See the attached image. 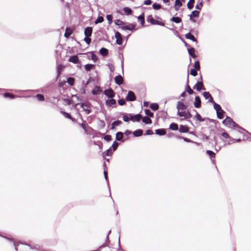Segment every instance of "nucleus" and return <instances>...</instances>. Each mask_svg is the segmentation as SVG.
I'll return each instance as SVG.
<instances>
[{"mask_svg": "<svg viewBox=\"0 0 251 251\" xmlns=\"http://www.w3.org/2000/svg\"><path fill=\"white\" fill-rule=\"evenodd\" d=\"M1 237H3L4 238H5L6 240H8L10 242L12 243L13 244V246H14L15 250L16 251H18L17 247H18V245L20 244L25 245H26V246H29L27 243H23V242H17L15 241L14 240V238H13L12 237H9L8 236H1Z\"/></svg>", "mask_w": 251, "mask_h": 251, "instance_id": "f257e3e1", "label": "nucleus"}, {"mask_svg": "<svg viewBox=\"0 0 251 251\" xmlns=\"http://www.w3.org/2000/svg\"><path fill=\"white\" fill-rule=\"evenodd\" d=\"M223 123L224 124L229 127H234L236 126V124L232 120V119L227 116L226 119L223 121Z\"/></svg>", "mask_w": 251, "mask_h": 251, "instance_id": "f03ea898", "label": "nucleus"}, {"mask_svg": "<svg viewBox=\"0 0 251 251\" xmlns=\"http://www.w3.org/2000/svg\"><path fill=\"white\" fill-rule=\"evenodd\" d=\"M91 104L89 102H83L81 104V107L87 114L91 112Z\"/></svg>", "mask_w": 251, "mask_h": 251, "instance_id": "7ed1b4c3", "label": "nucleus"}, {"mask_svg": "<svg viewBox=\"0 0 251 251\" xmlns=\"http://www.w3.org/2000/svg\"><path fill=\"white\" fill-rule=\"evenodd\" d=\"M103 93L108 98H113L115 96V93L111 88L105 90Z\"/></svg>", "mask_w": 251, "mask_h": 251, "instance_id": "20e7f679", "label": "nucleus"}, {"mask_svg": "<svg viewBox=\"0 0 251 251\" xmlns=\"http://www.w3.org/2000/svg\"><path fill=\"white\" fill-rule=\"evenodd\" d=\"M126 99L127 101H133L136 100V97L133 92L129 91L128 92L127 95L126 97Z\"/></svg>", "mask_w": 251, "mask_h": 251, "instance_id": "39448f33", "label": "nucleus"}, {"mask_svg": "<svg viewBox=\"0 0 251 251\" xmlns=\"http://www.w3.org/2000/svg\"><path fill=\"white\" fill-rule=\"evenodd\" d=\"M200 12L197 10H194L191 12V14L189 15L190 20L195 23L196 22L194 19L195 18H197L199 16Z\"/></svg>", "mask_w": 251, "mask_h": 251, "instance_id": "423d86ee", "label": "nucleus"}, {"mask_svg": "<svg viewBox=\"0 0 251 251\" xmlns=\"http://www.w3.org/2000/svg\"><path fill=\"white\" fill-rule=\"evenodd\" d=\"M115 37L116 39V43L119 45H121L122 44L123 39L121 33L118 31L116 32Z\"/></svg>", "mask_w": 251, "mask_h": 251, "instance_id": "0eeeda50", "label": "nucleus"}, {"mask_svg": "<svg viewBox=\"0 0 251 251\" xmlns=\"http://www.w3.org/2000/svg\"><path fill=\"white\" fill-rule=\"evenodd\" d=\"M129 116L130 117V119L133 122H139L142 117L141 115L139 114L135 115L129 114Z\"/></svg>", "mask_w": 251, "mask_h": 251, "instance_id": "6e6552de", "label": "nucleus"}, {"mask_svg": "<svg viewBox=\"0 0 251 251\" xmlns=\"http://www.w3.org/2000/svg\"><path fill=\"white\" fill-rule=\"evenodd\" d=\"M194 88L196 89L198 91H201V89H205V88L203 87V85L202 81L197 82V83L194 86Z\"/></svg>", "mask_w": 251, "mask_h": 251, "instance_id": "1a4fd4ad", "label": "nucleus"}, {"mask_svg": "<svg viewBox=\"0 0 251 251\" xmlns=\"http://www.w3.org/2000/svg\"><path fill=\"white\" fill-rule=\"evenodd\" d=\"M176 108L177 109V111H180V110H184L187 108V106L182 102L178 101L177 104Z\"/></svg>", "mask_w": 251, "mask_h": 251, "instance_id": "9d476101", "label": "nucleus"}, {"mask_svg": "<svg viewBox=\"0 0 251 251\" xmlns=\"http://www.w3.org/2000/svg\"><path fill=\"white\" fill-rule=\"evenodd\" d=\"M123 78L121 75H117L115 78V83L119 85H121L123 83Z\"/></svg>", "mask_w": 251, "mask_h": 251, "instance_id": "9b49d317", "label": "nucleus"}, {"mask_svg": "<svg viewBox=\"0 0 251 251\" xmlns=\"http://www.w3.org/2000/svg\"><path fill=\"white\" fill-rule=\"evenodd\" d=\"M194 106L196 108H200L201 105V100L199 96H196L195 98Z\"/></svg>", "mask_w": 251, "mask_h": 251, "instance_id": "f8f14e48", "label": "nucleus"}, {"mask_svg": "<svg viewBox=\"0 0 251 251\" xmlns=\"http://www.w3.org/2000/svg\"><path fill=\"white\" fill-rule=\"evenodd\" d=\"M150 23L152 25H160L162 26H164L165 25V24L161 21H159L157 20H155L153 18H151L150 19Z\"/></svg>", "mask_w": 251, "mask_h": 251, "instance_id": "ddd939ff", "label": "nucleus"}, {"mask_svg": "<svg viewBox=\"0 0 251 251\" xmlns=\"http://www.w3.org/2000/svg\"><path fill=\"white\" fill-rule=\"evenodd\" d=\"M92 28L91 27H87L84 30V34L87 37L91 36L92 33Z\"/></svg>", "mask_w": 251, "mask_h": 251, "instance_id": "4468645a", "label": "nucleus"}, {"mask_svg": "<svg viewBox=\"0 0 251 251\" xmlns=\"http://www.w3.org/2000/svg\"><path fill=\"white\" fill-rule=\"evenodd\" d=\"M116 103V100L113 98H110V99H108L105 101V104L108 106H111L115 104Z\"/></svg>", "mask_w": 251, "mask_h": 251, "instance_id": "2eb2a0df", "label": "nucleus"}, {"mask_svg": "<svg viewBox=\"0 0 251 251\" xmlns=\"http://www.w3.org/2000/svg\"><path fill=\"white\" fill-rule=\"evenodd\" d=\"M135 27V25L133 24H129L128 25H124L121 27V28L123 30H132Z\"/></svg>", "mask_w": 251, "mask_h": 251, "instance_id": "dca6fc26", "label": "nucleus"}, {"mask_svg": "<svg viewBox=\"0 0 251 251\" xmlns=\"http://www.w3.org/2000/svg\"><path fill=\"white\" fill-rule=\"evenodd\" d=\"M69 61L75 64H76L79 62V59L77 56L73 55L70 57Z\"/></svg>", "mask_w": 251, "mask_h": 251, "instance_id": "f3484780", "label": "nucleus"}, {"mask_svg": "<svg viewBox=\"0 0 251 251\" xmlns=\"http://www.w3.org/2000/svg\"><path fill=\"white\" fill-rule=\"evenodd\" d=\"M179 131L181 133H186L188 132L189 128L187 126L180 125L179 126Z\"/></svg>", "mask_w": 251, "mask_h": 251, "instance_id": "a211bd4d", "label": "nucleus"}, {"mask_svg": "<svg viewBox=\"0 0 251 251\" xmlns=\"http://www.w3.org/2000/svg\"><path fill=\"white\" fill-rule=\"evenodd\" d=\"M185 37L187 39H190L194 42H197V40L194 36L191 34L190 33H188L185 34Z\"/></svg>", "mask_w": 251, "mask_h": 251, "instance_id": "6ab92c4d", "label": "nucleus"}, {"mask_svg": "<svg viewBox=\"0 0 251 251\" xmlns=\"http://www.w3.org/2000/svg\"><path fill=\"white\" fill-rule=\"evenodd\" d=\"M100 53L101 55L106 56L108 54V50L105 48H102L100 50Z\"/></svg>", "mask_w": 251, "mask_h": 251, "instance_id": "aec40b11", "label": "nucleus"}, {"mask_svg": "<svg viewBox=\"0 0 251 251\" xmlns=\"http://www.w3.org/2000/svg\"><path fill=\"white\" fill-rule=\"evenodd\" d=\"M213 106L215 110L216 111V113L220 112V111H221L222 113H225V112L222 109L221 107L219 104L216 103V102H214Z\"/></svg>", "mask_w": 251, "mask_h": 251, "instance_id": "412c9836", "label": "nucleus"}, {"mask_svg": "<svg viewBox=\"0 0 251 251\" xmlns=\"http://www.w3.org/2000/svg\"><path fill=\"white\" fill-rule=\"evenodd\" d=\"M155 133L159 135H164L166 133V132L164 129H157L155 130Z\"/></svg>", "mask_w": 251, "mask_h": 251, "instance_id": "4be33fe9", "label": "nucleus"}, {"mask_svg": "<svg viewBox=\"0 0 251 251\" xmlns=\"http://www.w3.org/2000/svg\"><path fill=\"white\" fill-rule=\"evenodd\" d=\"M188 51L189 55L193 58H196V55L195 54V49L193 48H188Z\"/></svg>", "mask_w": 251, "mask_h": 251, "instance_id": "5701e85b", "label": "nucleus"}, {"mask_svg": "<svg viewBox=\"0 0 251 251\" xmlns=\"http://www.w3.org/2000/svg\"><path fill=\"white\" fill-rule=\"evenodd\" d=\"M133 134L135 137H139L143 134V130L142 129H137L133 132Z\"/></svg>", "mask_w": 251, "mask_h": 251, "instance_id": "b1692460", "label": "nucleus"}, {"mask_svg": "<svg viewBox=\"0 0 251 251\" xmlns=\"http://www.w3.org/2000/svg\"><path fill=\"white\" fill-rule=\"evenodd\" d=\"M142 121L146 124H151L152 123L151 119L147 116L144 117L142 118Z\"/></svg>", "mask_w": 251, "mask_h": 251, "instance_id": "393cba45", "label": "nucleus"}, {"mask_svg": "<svg viewBox=\"0 0 251 251\" xmlns=\"http://www.w3.org/2000/svg\"><path fill=\"white\" fill-rule=\"evenodd\" d=\"M123 138V133L122 132H118L116 134V138L118 141H121Z\"/></svg>", "mask_w": 251, "mask_h": 251, "instance_id": "a878e982", "label": "nucleus"}, {"mask_svg": "<svg viewBox=\"0 0 251 251\" xmlns=\"http://www.w3.org/2000/svg\"><path fill=\"white\" fill-rule=\"evenodd\" d=\"M182 6V3L180 1V0H176L175 1V8L176 10H178V8Z\"/></svg>", "mask_w": 251, "mask_h": 251, "instance_id": "bb28decb", "label": "nucleus"}, {"mask_svg": "<svg viewBox=\"0 0 251 251\" xmlns=\"http://www.w3.org/2000/svg\"><path fill=\"white\" fill-rule=\"evenodd\" d=\"M72 33V30L70 28L67 27L66 29V31L64 34V36L66 38H68L71 35Z\"/></svg>", "mask_w": 251, "mask_h": 251, "instance_id": "cd10ccee", "label": "nucleus"}, {"mask_svg": "<svg viewBox=\"0 0 251 251\" xmlns=\"http://www.w3.org/2000/svg\"><path fill=\"white\" fill-rule=\"evenodd\" d=\"M170 128L173 130H176L178 128V125L176 123H172L170 125Z\"/></svg>", "mask_w": 251, "mask_h": 251, "instance_id": "c85d7f7f", "label": "nucleus"}, {"mask_svg": "<svg viewBox=\"0 0 251 251\" xmlns=\"http://www.w3.org/2000/svg\"><path fill=\"white\" fill-rule=\"evenodd\" d=\"M171 20L175 23H179L181 22V18L178 17H173Z\"/></svg>", "mask_w": 251, "mask_h": 251, "instance_id": "c756f323", "label": "nucleus"}, {"mask_svg": "<svg viewBox=\"0 0 251 251\" xmlns=\"http://www.w3.org/2000/svg\"><path fill=\"white\" fill-rule=\"evenodd\" d=\"M114 23L116 25L120 26H124V23L122 21H121L119 19H117V20H115Z\"/></svg>", "mask_w": 251, "mask_h": 251, "instance_id": "7c9ffc66", "label": "nucleus"}, {"mask_svg": "<svg viewBox=\"0 0 251 251\" xmlns=\"http://www.w3.org/2000/svg\"><path fill=\"white\" fill-rule=\"evenodd\" d=\"M109 236H106V240H105V242L104 244H103L102 245H101L100 247H99V249H102L104 247H105L108 244H109L110 243V241L109 240V238H108Z\"/></svg>", "mask_w": 251, "mask_h": 251, "instance_id": "2f4dec72", "label": "nucleus"}, {"mask_svg": "<svg viewBox=\"0 0 251 251\" xmlns=\"http://www.w3.org/2000/svg\"><path fill=\"white\" fill-rule=\"evenodd\" d=\"M195 2V0H189L187 3V7L189 9H192L193 8V3Z\"/></svg>", "mask_w": 251, "mask_h": 251, "instance_id": "473e14b6", "label": "nucleus"}, {"mask_svg": "<svg viewBox=\"0 0 251 251\" xmlns=\"http://www.w3.org/2000/svg\"><path fill=\"white\" fill-rule=\"evenodd\" d=\"M150 107L152 110L155 111L158 109L159 106L157 103H151V104Z\"/></svg>", "mask_w": 251, "mask_h": 251, "instance_id": "72a5a7b5", "label": "nucleus"}, {"mask_svg": "<svg viewBox=\"0 0 251 251\" xmlns=\"http://www.w3.org/2000/svg\"><path fill=\"white\" fill-rule=\"evenodd\" d=\"M206 153L210 156L211 158H214L215 156V153L211 151L207 150Z\"/></svg>", "mask_w": 251, "mask_h": 251, "instance_id": "f704fd0d", "label": "nucleus"}, {"mask_svg": "<svg viewBox=\"0 0 251 251\" xmlns=\"http://www.w3.org/2000/svg\"><path fill=\"white\" fill-rule=\"evenodd\" d=\"M121 123H122V122L121 121H119V120H117L116 121H114L112 124V127H111V128L113 129L115 126H118L120 125Z\"/></svg>", "mask_w": 251, "mask_h": 251, "instance_id": "c9c22d12", "label": "nucleus"}, {"mask_svg": "<svg viewBox=\"0 0 251 251\" xmlns=\"http://www.w3.org/2000/svg\"><path fill=\"white\" fill-rule=\"evenodd\" d=\"M104 20L103 17L102 16H99L97 19L95 21V24H98L99 23H102Z\"/></svg>", "mask_w": 251, "mask_h": 251, "instance_id": "e433bc0d", "label": "nucleus"}, {"mask_svg": "<svg viewBox=\"0 0 251 251\" xmlns=\"http://www.w3.org/2000/svg\"><path fill=\"white\" fill-rule=\"evenodd\" d=\"M75 79L73 77H69L67 78V82L71 86H73L74 84Z\"/></svg>", "mask_w": 251, "mask_h": 251, "instance_id": "4c0bfd02", "label": "nucleus"}, {"mask_svg": "<svg viewBox=\"0 0 251 251\" xmlns=\"http://www.w3.org/2000/svg\"><path fill=\"white\" fill-rule=\"evenodd\" d=\"M94 66V65L93 64H87L86 65H85L84 67H85V69L87 71H89V70H90Z\"/></svg>", "mask_w": 251, "mask_h": 251, "instance_id": "58836bf2", "label": "nucleus"}, {"mask_svg": "<svg viewBox=\"0 0 251 251\" xmlns=\"http://www.w3.org/2000/svg\"><path fill=\"white\" fill-rule=\"evenodd\" d=\"M4 97L5 98H9L11 99H14L15 98V96L12 94L9 93H6L4 94Z\"/></svg>", "mask_w": 251, "mask_h": 251, "instance_id": "ea45409f", "label": "nucleus"}, {"mask_svg": "<svg viewBox=\"0 0 251 251\" xmlns=\"http://www.w3.org/2000/svg\"><path fill=\"white\" fill-rule=\"evenodd\" d=\"M61 113L66 118L71 119L73 121L74 120V119L71 116V115L69 113L64 111H61Z\"/></svg>", "mask_w": 251, "mask_h": 251, "instance_id": "a19ab883", "label": "nucleus"}, {"mask_svg": "<svg viewBox=\"0 0 251 251\" xmlns=\"http://www.w3.org/2000/svg\"><path fill=\"white\" fill-rule=\"evenodd\" d=\"M195 117H196V119H197V120H198L200 122H203L204 120V119L202 118L201 117V115L200 114H199L198 113H196Z\"/></svg>", "mask_w": 251, "mask_h": 251, "instance_id": "79ce46f5", "label": "nucleus"}, {"mask_svg": "<svg viewBox=\"0 0 251 251\" xmlns=\"http://www.w3.org/2000/svg\"><path fill=\"white\" fill-rule=\"evenodd\" d=\"M124 11L127 15L130 14L132 12L131 9L128 7H125L124 8Z\"/></svg>", "mask_w": 251, "mask_h": 251, "instance_id": "37998d69", "label": "nucleus"}, {"mask_svg": "<svg viewBox=\"0 0 251 251\" xmlns=\"http://www.w3.org/2000/svg\"><path fill=\"white\" fill-rule=\"evenodd\" d=\"M145 113L147 115L152 117L153 116V113H152L150 109H146L145 110Z\"/></svg>", "mask_w": 251, "mask_h": 251, "instance_id": "c03bdc74", "label": "nucleus"}, {"mask_svg": "<svg viewBox=\"0 0 251 251\" xmlns=\"http://www.w3.org/2000/svg\"><path fill=\"white\" fill-rule=\"evenodd\" d=\"M103 155L110 156L112 154V151L110 149H108L106 151L103 152Z\"/></svg>", "mask_w": 251, "mask_h": 251, "instance_id": "a18cd8bd", "label": "nucleus"}, {"mask_svg": "<svg viewBox=\"0 0 251 251\" xmlns=\"http://www.w3.org/2000/svg\"><path fill=\"white\" fill-rule=\"evenodd\" d=\"M186 91L188 92V93L190 95H191L194 93V91L192 90V89L190 88V86L188 84H187L186 86Z\"/></svg>", "mask_w": 251, "mask_h": 251, "instance_id": "49530a36", "label": "nucleus"}, {"mask_svg": "<svg viewBox=\"0 0 251 251\" xmlns=\"http://www.w3.org/2000/svg\"><path fill=\"white\" fill-rule=\"evenodd\" d=\"M36 97L38 99L39 101H43L44 100V97L42 94H37Z\"/></svg>", "mask_w": 251, "mask_h": 251, "instance_id": "de8ad7c7", "label": "nucleus"}, {"mask_svg": "<svg viewBox=\"0 0 251 251\" xmlns=\"http://www.w3.org/2000/svg\"><path fill=\"white\" fill-rule=\"evenodd\" d=\"M152 7L154 9L158 10L160 8H161V6L159 4H157V3H155L153 4Z\"/></svg>", "mask_w": 251, "mask_h": 251, "instance_id": "09e8293b", "label": "nucleus"}, {"mask_svg": "<svg viewBox=\"0 0 251 251\" xmlns=\"http://www.w3.org/2000/svg\"><path fill=\"white\" fill-rule=\"evenodd\" d=\"M203 96L205 99H208L211 95L208 92H204L203 93Z\"/></svg>", "mask_w": 251, "mask_h": 251, "instance_id": "8fccbe9b", "label": "nucleus"}, {"mask_svg": "<svg viewBox=\"0 0 251 251\" xmlns=\"http://www.w3.org/2000/svg\"><path fill=\"white\" fill-rule=\"evenodd\" d=\"M75 99L76 100V101L80 100L79 97L76 95H74L72 96V101L73 102L75 101Z\"/></svg>", "mask_w": 251, "mask_h": 251, "instance_id": "3c124183", "label": "nucleus"}, {"mask_svg": "<svg viewBox=\"0 0 251 251\" xmlns=\"http://www.w3.org/2000/svg\"><path fill=\"white\" fill-rule=\"evenodd\" d=\"M194 67H195V69L197 70H200V63L198 61H197L195 62Z\"/></svg>", "mask_w": 251, "mask_h": 251, "instance_id": "603ef678", "label": "nucleus"}, {"mask_svg": "<svg viewBox=\"0 0 251 251\" xmlns=\"http://www.w3.org/2000/svg\"><path fill=\"white\" fill-rule=\"evenodd\" d=\"M138 19L141 21L142 25H143L145 23L144 16L140 15L138 17Z\"/></svg>", "mask_w": 251, "mask_h": 251, "instance_id": "864d4df0", "label": "nucleus"}, {"mask_svg": "<svg viewBox=\"0 0 251 251\" xmlns=\"http://www.w3.org/2000/svg\"><path fill=\"white\" fill-rule=\"evenodd\" d=\"M118 145H119V143L118 142H117L116 141H114L112 146L113 150L114 151H115L117 149Z\"/></svg>", "mask_w": 251, "mask_h": 251, "instance_id": "5fc2aeb1", "label": "nucleus"}, {"mask_svg": "<svg viewBox=\"0 0 251 251\" xmlns=\"http://www.w3.org/2000/svg\"><path fill=\"white\" fill-rule=\"evenodd\" d=\"M191 117H192L191 114L189 111H187V112H186V113H185V115L184 119H190V118H191Z\"/></svg>", "mask_w": 251, "mask_h": 251, "instance_id": "6e6d98bb", "label": "nucleus"}, {"mask_svg": "<svg viewBox=\"0 0 251 251\" xmlns=\"http://www.w3.org/2000/svg\"><path fill=\"white\" fill-rule=\"evenodd\" d=\"M185 111H177V115L180 117H184L183 119H184L185 115Z\"/></svg>", "mask_w": 251, "mask_h": 251, "instance_id": "4d7b16f0", "label": "nucleus"}, {"mask_svg": "<svg viewBox=\"0 0 251 251\" xmlns=\"http://www.w3.org/2000/svg\"><path fill=\"white\" fill-rule=\"evenodd\" d=\"M107 20L108 21V24H110L112 22V15H107L106 16Z\"/></svg>", "mask_w": 251, "mask_h": 251, "instance_id": "13d9d810", "label": "nucleus"}, {"mask_svg": "<svg viewBox=\"0 0 251 251\" xmlns=\"http://www.w3.org/2000/svg\"><path fill=\"white\" fill-rule=\"evenodd\" d=\"M190 74L193 76H196L197 75V72L196 71V69H192L190 71Z\"/></svg>", "mask_w": 251, "mask_h": 251, "instance_id": "bf43d9fd", "label": "nucleus"}, {"mask_svg": "<svg viewBox=\"0 0 251 251\" xmlns=\"http://www.w3.org/2000/svg\"><path fill=\"white\" fill-rule=\"evenodd\" d=\"M223 114L224 113H222L221 111L217 112V117L220 119H222L223 118Z\"/></svg>", "mask_w": 251, "mask_h": 251, "instance_id": "052dcab7", "label": "nucleus"}, {"mask_svg": "<svg viewBox=\"0 0 251 251\" xmlns=\"http://www.w3.org/2000/svg\"><path fill=\"white\" fill-rule=\"evenodd\" d=\"M118 103L120 105H124L126 104V101L124 99H120L119 100H118Z\"/></svg>", "mask_w": 251, "mask_h": 251, "instance_id": "680f3d73", "label": "nucleus"}, {"mask_svg": "<svg viewBox=\"0 0 251 251\" xmlns=\"http://www.w3.org/2000/svg\"><path fill=\"white\" fill-rule=\"evenodd\" d=\"M91 58L94 61V62H96L98 60L97 56L94 53H92L91 55Z\"/></svg>", "mask_w": 251, "mask_h": 251, "instance_id": "e2e57ef3", "label": "nucleus"}, {"mask_svg": "<svg viewBox=\"0 0 251 251\" xmlns=\"http://www.w3.org/2000/svg\"><path fill=\"white\" fill-rule=\"evenodd\" d=\"M104 139L106 141H110L112 139L111 136L109 135H106L104 137Z\"/></svg>", "mask_w": 251, "mask_h": 251, "instance_id": "0e129e2a", "label": "nucleus"}, {"mask_svg": "<svg viewBox=\"0 0 251 251\" xmlns=\"http://www.w3.org/2000/svg\"><path fill=\"white\" fill-rule=\"evenodd\" d=\"M123 120L126 122H128L129 121V119L128 115L124 114L123 117Z\"/></svg>", "mask_w": 251, "mask_h": 251, "instance_id": "69168bd1", "label": "nucleus"}, {"mask_svg": "<svg viewBox=\"0 0 251 251\" xmlns=\"http://www.w3.org/2000/svg\"><path fill=\"white\" fill-rule=\"evenodd\" d=\"M222 136L224 138H230L229 135L226 132H224L222 133Z\"/></svg>", "mask_w": 251, "mask_h": 251, "instance_id": "338daca9", "label": "nucleus"}, {"mask_svg": "<svg viewBox=\"0 0 251 251\" xmlns=\"http://www.w3.org/2000/svg\"><path fill=\"white\" fill-rule=\"evenodd\" d=\"M84 41L88 45H89L90 43L91 40L89 37H87L86 36L84 38Z\"/></svg>", "mask_w": 251, "mask_h": 251, "instance_id": "774afa93", "label": "nucleus"}]
</instances>
